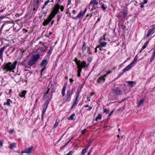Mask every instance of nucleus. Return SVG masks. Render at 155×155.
I'll use <instances>...</instances> for the list:
<instances>
[{"mask_svg": "<svg viewBox=\"0 0 155 155\" xmlns=\"http://www.w3.org/2000/svg\"><path fill=\"white\" fill-rule=\"evenodd\" d=\"M40 56V55L38 53L34 54L26 64L25 63L27 60H25L21 62V64L25 66V68L27 67L30 68V67L37 63Z\"/></svg>", "mask_w": 155, "mask_h": 155, "instance_id": "1", "label": "nucleus"}, {"mask_svg": "<svg viewBox=\"0 0 155 155\" xmlns=\"http://www.w3.org/2000/svg\"><path fill=\"white\" fill-rule=\"evenodd\" d=\"M14 25V22L13 21H5L1 26L0 29V35L2 33V29L4 27H5V29H6L5 34V36L7 38L8 37V36L6 34L7 32H8L9 31V29L13 26Z\"/></svg>", "mask_w": 155, "mask_h": 155, "instance_id": "2", "label": "nucleus"}, {"mask_svg": "<svg viewBox=\"0 0 155 155\" xmlns=\"http://www.w3.org/2000/svg\"><path fill=\"white\" fill-rule=\"evenodd\" d=\"M17 62L14 61L12 63L11 62H9L5 64L3 68V70L6 71V72L13 70L15 68Z\"/></svg>", "mask_w": 155, "mask_h": 155, "instance_id": "3", "label": "nucleus"}, {"mask_svg": "<svg viewBox=\"0 0 155 155\" xmlns=\"http://www.w3.org/2000/svg\"><path fill=\"white\" fill-rule=\"evenodd\" d=\"M60 7L59 3H57L54 6V8L51 12L50 15L54 17L59 12V9Z\"/></svg>", "mask_w": 155, "mask_h": 155, "instance_id": "4", "label": "nucleus"}, {"mask_svg": "<svg viewBox=\"0 0 155 155\" xmlns=\"http://www.w3.org/2000/svg\"><path fill=\"white\" fill-rule=\"evenodd\" d=\"M73 91V89H72V91L71 92L69 90L67 91L66 95L63 99V103H64L67 101H70V99L71 98V97L72 95Z\"/></svg>", "mask_w": 155, "mask_h": 155, "instance_id": "5", "label": "nucleus"}, {"mask_svg": "<svg viewBox=\"0 0 155 155\" xmlns=\"http://www.w3.org/2000/svg\"><path fill=\"white\" fill-rule=\"evenodd\" d=\"M74 61L75 62L76 64L77 65V67H81V66L85 65H89V64H86V63L85 61H81L80 60H78V59L77 58H75L74 60Z\"/></svg>", "mask_w": 155, "mask_h": 155, "instance_id": "6", "label": "nucleus"}, {"mask_svg": "<svg viewBox=\"0 0 155 155\" xmlns=\"http://www.w3.org/2000/svg\"><path fill=\"white\" fill-rule=\"evenodd\" d=\"M32 7L33 11H37L40 5V0H34L33 2Z\"/></svg>", "mask_w": 155, "mask_h": 155, "instance_id": "7", "label": "nucleus"}, {"mask_svg": "<svg viewBox=\"0 0 155 155\" xmlns=\"http://www.w3.org/2000/svg\"><path fill=\"white\" fill-rule=\"evenodd\" d=\"M54 17V16L49 15L48 17V19L44 20L43 23V25L45 26L48 25L51 21L52 19Z\"/></svg>", "mask_w": 155, "mask_h": 155, "instance_id": "8", "label": "nucleus"}, {"mask_svg": "<svg viewBox=\"0 0 155 155\" xmlns=\"http://www.w3.org/2000/svg\"><path fill=\"white\" fill-rule=\"evenodd\" d=\"M33 149V147L31 146L29 148H27L22 150L21 152V153L20 155H22L23 153H26L28 154L31 153H32V151Z\"/></svg>", "mask_w": 155, "mask_h": 155, "instance_id": "9", "label": "nucleus"}, {"mask_svg": "<svg viewBox=\"0 0 155 155\" xmlns=\"http://www.w3.org/2000/svg\"><path fill=\"white\" fill-rule=\"evenodd\" d=\"M19 75L20 74H15L14 75L12 76V78L14 79L16 82H18L21 81L20 79L21 78Z\"/></svg>", "mask_w": 155, "mask_h": 155, "instance_id": "10", "label": "nucleus"}, {"mask_svg": "<svg viewBox=\"0 0 155 155\" xmlns=\"http://www.w3.org/2000/svg\"><path fill=\"white\" fill-rule=\"evenodd\" d=\"M49 103V101L48 100L46 101L45 102L43 107V111L42 112V117L43 116L44 114L46 111L48 105Z\"/></svg>", "mask_w": 155, "mask_h": 155, "instance_id": "11", "label": "nucleus"}, {"mask_svg": "<svg viewBox=\"0 0 155 155\" xmlns=\"http://www.w3.org/2000/svg\"><path fill=\"white\" fill-rule=\"evenodd\" d=\"M89 65H85L83 66H81V67H77L78 68V77H79L81 75V72L82 71V69L83 68H88Z\"/></svg>", "mask_w": 155, "mask_h": 155, "instance_id": "12", "label": "nucleus"}, {"mask_svg": "<svg viewBox=\"0 0 155 155\" xmlns=\"http://www.w3.org/2000/svg\"><path fill=\"white\" fill-rule=\"evenodd\" d=\"M48 63V62L47 61V60L46 59H45L43 60L41 62L40 65L41 66L43 67L44 65L45 66H46V65Z\"/></svg>", "mask_w": 155, "mask_h": 155, "instance_id": "13", "label": "nucleus"}, {"mask_svg": "<svg viewBox=\"0 0 155 155\" xmlns=\"http://www.w3.org/2000/svg\"><path fill=\"white\" fill-rule=\"evenodd\" d=\"M113 91L118 95L120 94L122 92L121 91L118 87H116L115 89H114Z\"/></svg>", "mask_w": 155, "mask_h": 155, "instance_id": "14", "label": "nucleus"}, {"mask_svg": "<svg viewBox=\"0 0 155 155\" xmlns=\"http://www.w3.org/2000/svg\"><path fill=\"white\" fill-rule=\"evenodd\" d=\"M7 46H4L0 49V59H2L3 53Z\"/></svg>", "mask_w": 155, "mask_h": 155, "instance_id": "15", "label": "nucleus"}, {"mask_svg": "<svg viewBox=\"0 0 155 155\" xmlns=\"http://www.w3.org/2000/svg\"><path fill=\"white\" fill-rule=\"evenodd\" d=\"M155 28L153 27L151 29H149L147 31V37H148L151 34L153 33L152 32L155 30Z\"/></svg>", "mask_w": 155, "mask_h": 155, "instance_id": "16", "label": "nucleus"}, {"mask_svg": "<svg viewBox=\"0 0 155 155\" xmlns=\"http://www.w3.org/2000/svg\"><path fill=\"white\" fill-rule=\"evenodd\" d=\"M132 67V66H131L129 64L123 69V73H124L126 71H128Z\"/></svg>", "mask_w": 155, "mask_h": 155, "instance_id": "17", "label": "nucleus"}, {"mask_svg": "<svg viewBox=\"0 0 155 155\" xmlns=\"http://www.w3.org/2000/svg\"><path fill=\"white\" fill-rule=\"evenodd\" d=\"M127 83L131 87H134V85L136 84V82L133 81H128Z\"/></svg>", "mask_w": 155, "mask_h": 155, "instance_id": "18", "label": "nucleus"}, {"mask_svg": "<svg viewBox=\"0 0 155 155\" xmlns=\"http://www.w3.org/2000/svg\"><path fill=\"white\" fill-rule=\"evenodd\" d=\"M84 14L81 11L79 14L75 17L74 18V19H78L81 17H83L84 15Z\"/></svg>", "mask_w": 155, "mask_h": 155, "instance_id": "19", "label": "nucleus"}, {"mask_svg": "<svg viewBox=\"0 0 155 155\" xmlns=\"http://www.w3.org/2000/svg\"><path fill=\"white\" fill-rule=\"evenodd\" d=\"M12 102V101L10 99H7V102L4 103V105H7V106H10V103Z\"/></svg>", "mask_w": 155, "mask_h": 155, "instance_id": "20", "label": "nucleus"}, {"mask_svg": "<svg viewBox=\"0 0 155 155\" xmlns=\"http://www.w3.org/2000/svg\"><path fill=\"white\" fill-rule=\"evenodd\" d=\"M105 81V78H104L103 77H100L97 80V83L100 84L102 82H104Z\"/></svg>", "mask_w": 155, "mask_h": 155, "instance_id": "21", "label": "nucleus"}, {"mask_svg": "<svg viewBox=\"0 0 155 155\" xmlns=\"http://www.w3.org/2000/svg\"><path fill=\"white\" fill-rule=\"evenodd\" d=\"M50 90V89L48 87H47L46 88L44 91V97L46 96L49 93Z\"/></svg>", "mask_w": 155, "mask_h": 155, "instance_id": "22", "label": "nucleus"}, {"mask_svg": "<svg viewBox=\"0 0 155 155\" xmlns=\"http://www.w3.org/2000/svg\"><path fill=\"white\" fill-rule=\"evenodd\" d=\"M83 45L82 47V50L83 53H84L85 51L86 50V43L85 42H83Z\"/></svg>", "mask_w": 155, "mask_h": 155, "instance_id": "23", "label": "nucleus"}, {"mask_svg": "<svg viewBox=\"0 0 155 155\" xmlns=\"http://www.w3.org/2000/svg\"><path fill=\"white\" fill-rule=\"evenodd\" d=\"M16 143H12L9 145V147L11 149H12L14 147H16Z\"/></svg>", "mask_w": 155, "mask_h": 155, "instance_id": "24", "label": "nucleus"}, {"mask_svg": "<svg viewBox=\"0 0 155 155\" xmlns=\"http://www.w3.org/2000/svg\"><path fill=\"white\" fill-rule=\"evenodd\" d=\"M26 93V91H23L21 92L20 94H19V96L22 97H25V96Z\"/></svg>", "mask_w": 155, "mask_h": 155, "instance_id": "25", "label": "nucleus"}, {"mask_svg": "<svg viewBox=\"0 0 155 155\" xmlns=\"http://www.w3.org/2000/svg\"><path fill=\"white\" fill-rule=\"evenodd\" d=\"M75 116V114H73L69 117H68V120H73L74 119V117Z\"/></svg>", "mask_w": 155, "mask_h": 155, "instance_id": "26", "label": "nucleus"}, {"mask_svg": "<svg viewBox=\"0 0 155 155\" xmlns=\"http://www.w3.org/2000/svg\"><path fill=\"white\" fill-rule=\"evenodd\" d=\"M66 85H64L63 87L62 91V95L63 97L65 95V91L66 90Z\"/></svg>", "mask_w": 155, "mask_h": 155, "instance_id": "27", "label": "nucleus"}, {"mask_svg": "<svg viewBox=\"0 0 155 155\" xmlns=\"http://www.w3.org/2000/svg\"><path fill=\"white\" fill-rule=\"evenodd\" d=\"M98 3L96 0H93L91 1L90 4L93 5H97Z\"/></svg>", "mask_w": 155, "mask_h": 155, "instance_id": "28", "label": "nucleus"}, {"mask_svg": "<svg viewBox=\"0 0 155 155\" xmlns=\"http://www.w3.org/2000/svg\"><path fill=\"white\" fill-rule=\"evenodd\" d=\"M107 44V43L106 42H100V45L98 46V47H103L106 46Z\"/></svg>", "mask_w": 155, "mask_h": 155, "instance_id": "29", "label": "nucleus"}, {"mask_svg": "<svg viewBox=\"0 0 155 155\" xmlns=\"http://www.w3.org/2000/svg\"><path fill=\"white\" fill-rule=\"evenodd\" d=\"M155 57V49L154 50V52L152 54V55L151 58V59L150 61V62H151V61L153 60L154 59V58Z\"/></svg>", "mask_w": 155, "mask_h": 155, "instance_id": "30", "label": "nucleus"}, {"mask_svg": "<svg viewBox=\"0 0 155 155\" xmlns=\"http://www.w3.org/2000/svg\"><path fill=\"white\" fill-rule=\"evenodd\" d=\"M102 117V115L101 114H100L98 115L96 117L95 119V120L96 121H97L99 120H100L101 119Z\"/></svg>", "mask_w": 155, "mask_h": 155, "instance_id": "31", "label": "nucleus"}, {"mask_svg": "<svg viewBox=\"0 0 155 155\" xmlns=\"http://www.w3.org/2000/svg\"><path fill=\"white\" fill-rule=\"evenodd\" d=\"M53 48L51 46L50 49L48 50V52H47V54L49 55H50L52 53L51 51H53Z\"/></svg>", "mask_w": 155, "mask_h": 155, "instance_id": "32", "label": "nucleus"}, {"mask_svg": "<svg viewBox=\"0 0 155 155\" xmlns=\"http://www.w3.org/2000/svg\"><path fill=\"white\" fill-rule=\"evenodd\" d=\"M97 12V9H95V10H94L93 12H91V13L90 14L91 16H90V18H91L93 15H94L96 14Z\"/></svg>", "mask_w": 155, "mask_h": 155, "instance_id": "33", "label": "nucleus"}, {"mask_svg": "<svg viewBox=\"0 0 155 155\" xmlns=\"http://www.w3.org/2000/svg\"><path fill=\"white\" fill-rule=\"evenodd\" d=\"M58 122H59V120H58L57 119L56 120L54 126L53 128H55L58 126Z\"/></svg>", "mask_w": 155, "mask_h": 155, "instance_id": "34", "label": "nucleus"}, {"mask_svg": "<svg viewBox=\"0 0 155 155\" xmlns=\"http://www.w3.org/2000/svg\"><path fill=\"white\" fill-rule=\"evenodd\" d=\"M144 101L143 99H141L140 101L138 103V105H140Z\"/></svg>", "mask_w": 155, "mask_h": 155, "instance_id": "35", "label": "nucleus"}, {"mask_svg": "<svg viewBox=\"0 0 155 155\" xmlns=\"http://www.w3.org/2000/svg\"><path fill=\"white\" fill-rule=\"evenodd\" d=\"M101 8L102 9V10H105L106 8H107V7L106 6H105L104 4H102L101 5Z\"/></svg>", "mask_w": 155, "mask_h": 155, "instance_id": "36", "label": "nucleus"}, {"mask_svg": "<svg viewBox=\"0 0 155 155\" xmlns=\"http://www.w3.org/2000/svg\"><path fill=\"white\" fill-rule=\"evenodd\" d=\"M92 58H93L92 57H88L87 59V60L88 61V62H91L92 61Z\"/></svg>", "mask_w": 155, "mask_h": 155, "instance_id": "37", "label": "nucleus"}, {"mask_svg": "<svg viewBox=\"0 0 155 155\" xmlns=\"http://www.w3.org/2000/svg\"><path fill=\"white\" fill-rule=\"evenodd\" d=\"M110 112V110L109 109L106 108L104 110V112L106 113L107 114H109Z\"/></svg>", "mask_w": 155, "mask_h": 155, "instance_id": "38", "label": "nucleus"}, {"mask_svg": "<svg viewBox=\"0 0 155 155\" xmlns=\"http://www.w3.org/2000/svg\"><path fill=\"white\" fill-rule=\"evenodd\" d=\"M137 63V61L134 60H133L131 62L130 64L132 66V67H133V65Z\"/></svg>", "mask_w": 155, "mask_h": 155, "instance_id": "39", "label": "nucleus"}, {"mask_svg": "<svg viewBox=\"0 0 155 155\" xmlns=\"http://www.w3.org/2000/svg\"><path fill=\"white\" fill-rule=\"evenodd\" d=\"M137 63V61L134 60H133L131 62L130 64L132 66V67H133V65Z\"/></svg>", "mask_w": 155, "mask_h": 155, "instance_id": "40", "label": "nucleus"}, {"mask_svg": "<svg viewBox=\"0 0 155 155\" xmlns=\"http://www.w3.org/2000/svg\"><path fill=\"white\" fill-rule=\"evenodd\" d=\"M148 43H149L148 41L146 42L144 44V45H143V46L142 47H143V48H146V47H147Z\"/></svg>", "mask_w": 155, "mask_h": 155, "instance_id": "41", "label": "nucleus"}, {"mask_svg": "<svg viewBox=\"0 0 155 155\" xmlns=\"http://www.w3.org/2000/svg\"><path fill=\"white\" fill-rule=\"evenodd\" d=\"M96 8H97V7H95V6L94 5L93 6L91 10V12H93L94 11V10H95V9H96Z\"/></svg>", "mask_w": 155, "mask_h": 155, "instance_id": "42", "label": "nucleus"}, {"mask_svg": "<svg viewBox=\"0 0 155 155\" xmlns=\"http://www.w3.org/2000/svg\"><path fill=\"white\" fill-rule=\"evenodd\" d=\"M87 52H88V53L89 54H92V53L91 52V51H90V48L89 47H87Z\"/></svg>", "mask_w": 155, "mask_h": 155, "instance_id": "43", "label": "nucleus"}, {"mask_svg": "<svg viewBox=\"0 0 155 155\" xmlns=\"http://www.w3.org/2000/svg\"><path fill=\"white\" fill-rule=\"evenodd\" d=\"M80 91H81L79 90V88H78V90H77V91L76 93V95H78V96H79V94L80 92Z\"/></svg>", "mask_w": 155, "mask_h": 155, "instance_id": "44", "label": "nucleus"}, {"mask_svg": "<svg viewBox=\"0 0 155 155\" xmlns=\"http://www.w3.org/2000/svg\"><path fill=\"white\" fill-rule=\"evenodd\" d=\"M86 151L84 149L82 150V151L81 152V153L82 155H84L85 153H86Z\"/></svg>", "mask_w": 155, "mask_h": 155, "instance_id": "45", "label": "nucleus"}, {"mask_svg": "<svg viewBox=\"0 0 155 155\" xmlns=\"http://www.w3.org/2000/svg\"><path fill=\"white\" fill-rule=\"evenodd\" d=\"M3 140H0V147H2L3 146Z\"/></svg>", "mask_w": 155, "mask_h": 155, "instance_id": "46", "label": "nucleus"}, {"mask_svg": "<svg viewBox=\"0 0 155 155\" xmlns=\"http://www.w3.org/2000/svg\"><path fill=\"white\" fill-rule=\"evenodd\" d=\"M87 131V130H86V129H84V130L81 131V133L82 134H84Z\"/></svg>", "mask_w": 155, "mask_h": 155, "instance_id": "47", "label": "nucleus"}, {"mask_svg": "<svg viewBox=\"0 0 155 155\" xmlns=\"http://www.w3.org/2000/svg\"><path fill=\"white\" fill-rule=\"evenodd\" d=\"M124 73H123V72L121 73H120L119 75L116 78H118L120 77L121 76V75Z\"/></svg>", "mask_w": 155, "mask_h": 155, "instance_id": "48", "label": "nucleus"}, {"mask_svg": "<svg viewBox=\"0 0 155 155\" xmlns=\"http://www.w3.org/2000/svg\"><path fill=\"white\" fill-rule=\"evenodd\" d=\"M60 8L61 10V12H63L64 9V7L63 6H60Z\"/></svg>", "mask_w": 155, "mask_h": 155, "instance_id": "49", "label": "nucleus"}, {"mask_svg": "<svg viewBox=\"0 0 155 155\" xmlns=\"http://www.w3.org/2000/svg\"><path fill=\"white\" fill-rule=\"evenodd\" d=\"M78 101H75L73 103V105L74 107V106H76L77 104L78 103Z\"/></svg>", "mask_w": 155, "mask_h": 155, "instance_id": "50", "label": "nucleus"}, {"mask_svg": "<svg viewBox=\"0 0 155 155\" xmlns=\"http://www.w3.org/2000/svg\"><path fill=\"white\" fill-rule=\"evenodd\" d=\"M7 91V92H6L7 94H9L12 92V89H10L9 90H8Z\"/></svg>", "mask_w": 155, "mask_h": 155, "instance_id": "51", "label": "nucleus"}, {"mask_svg": "<svg viewBox=\"0 0 155 155\" xmlns=\"http://www.w3.org/2000/svg\"><path fill=\"white\" fill-rule=\"evenodd\" d=\"M100 51H104V52H105V50L103 49V48H102V47H100Z\"/></svg>", "mask_w": 155, "mask_h": 155, "instance_id": "52", "label": "nucleus"}, {"mask_svg": "<svg viewBox=\"0 0 155 155\" xmlns=\"http://www.w3.org/2000/svg\"><path fill=\"white\" fill-rule=\"evenodd\" d=\"M153 135H154V134L153 132H151L148 135V137H150L151 136Z\"/></svg>", "mask_w": 155, "mask_h": 155, "instance_id": "53", "label": "nucleus"}, {"mask_svg": "<svg viewBox=\"0 0 155 155\" xmlns=\"http://www.w3.org/2000/svg\"><path fill=\"white\" fill-rule=\"evenodd\" d=\"M46 66H44L43 68H42L41 70V72H43L45 70V69H46Z\"/></svg>", "mask_w": 155, "mask_h": 155, "instance_id": "54", "label": "nucleus"}, {"mask_svg": "<svg viewBox=\"0 0 155 155\" xmlns=\"http://www.w3.org/2000/svg\"><path fill=\"white\" fill-rule=\"evenodd\" d=\"M106 33H105L104 34V35H103L104 38H103V39L104 40H105V41L106 40V39L105 38V36H106Z\"/></svg>", "mask_w": 155, "mask_h": 155, "instance_id": "55", "label": "nucleus"}, {"mask_svg": "<svg viewBox=\"0 0 155 155\" xmlns=\"http://www.w3.org/2000/svg\"><path fill=\"white\" fill-rule=\"evenodd\" d=\"M68 144V143H66V144L65 145H64L63 147H62L61 149H63V148L65 147Z\"/></svg>", "mask_w": 155, "mask_h": 155, "instance_id": "56", "label": "nucleus"}, {"mask_svg": "<svg viewBox=\"0 0 155 155\" xmlns=\"http://www.w3.org/2000/svg\"><path fill=\"white\" fill-rule=\"evenodd\" d=\"M52 34V33L51 32H50L49 35H45V36L46 37H49Z\"/></svg>", "mask_w": 155, "mask_h": 155, "instance_id": "57", "label": "nucleus"}, {"mask_svg": "<svg viewBox=\"0 0 155 155\" xmlns=\"http://www.w3.org/2000/svg\"><path fill=\"white\" fill-rule=\"evenodd\" d=\"M71 0H68V5L71 4Z\"/></svg>", "mask_w": 155, "mask_h": 155, "instance_id": "58", "label": "nucleus"}, {"mask_svg": "<svg viewBox=\"0 0 155 155\" xmlns=\"http://www.w3.org/2000/svg\"><path fill=\"white\" fill-rule=\"evenodd\" d=\"M14 131V130L13 129H11L9 131V132L11 134H12L13 133V132Z\"/></svg>", "mask_w": 155, "mask_h": 155, "instance_id": "59", "label": "nucleus"}, {"mask_svg": "<svg viewBox=\"0 0 155 155\" xmlns=\"http://www.w3.org/2000/svg\"><path fill=\"white\" fill-rule=\"evenodd\" d=\"M39 44L42 45H43L44 47H45V45H44V43L43 42H42L41 41H40L39 42Z\"/></svg>", "mask_w": 155, "mask_h": 155, "instance_id": "60", "label": "nucleus"}, {"mask_svg": "<svg viewBox=\"0 0 155 155\" xmlns=\"http://www.w3.org/2000/svg\"><path fill=\"white\" fill-rule=\"evenodd\" d=\"M87 8H86L84 10V11L82 12L84 14H85V12H86L87 11Z\"/></svg>", "mask_w": 155, "mask_h": 155, "instance_id": "61", "label": "nucleus"}, {"mask_svg": "<svg viewBox=\"0 0 155 155\" xmlns=\"http://www.w3.org/2000/svg\"><path fill=\"white\" fill-rule=\"evenodd\" d=\"M122 28L123 30H125L126 29V27L125 26H123V25H121Z\"/></svg>", "mask_w": 155, "mask_h": 155, "instance_id": "62", "label": "nucleus"}, {"mask_svg": "<svg viewBox=\"0 0 155 155\" xmlns=\"http://www.w3.org/2000/svg\"><path fill=\"white\" fill-rule=\"evenodd\" d=\"M123 16L124 17V16H125L127 14V13L126 12H123Z\"/></svg>", "mask_w": 155, "mask_h": 155, "instance_id": "63", "label": "nucleus"}, {"mask_svg": "<svg viewBox=\"0 0 155 155\" xmlns=\"http://www.w3.org/2000/svg\"><path fill=\"white\" fill-rule=\"evenodd\" d=\"M112 71V70H110L107 73L108 74L111 73Z\"/></svg>", "mask_w": 155, "mask_h": 155, "instance_id": "64", "label": "nucleus"}]
</instances>
